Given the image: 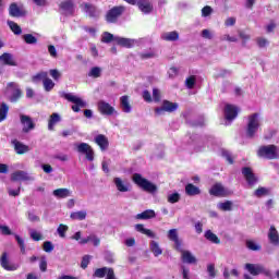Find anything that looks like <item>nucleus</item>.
<instances>
[{
  "instance_id": "obj_1",
  "label": "nucleus",
  "mask_w": 279,
  "mask_h": 279,
  "mask_svg": "<svg viewBox=\"0 0 279 279\" xmlns=\"http://www.w3.org/2000/svg\"><path fill=\"white\" fill-rule=\"evenodd\" d=\"M263 123V119L260 118V113H252L247 117L246 122V136L247 138H254L260 130V125Z\"/></svg>"
},
{
  "instance_id": "obj_2",
  "label": "nucleus",
  "mask_w": 279,
  "mask_h": 279,
  "mask_svg": "<svg viewBox=\"0 0 279 279\" xmlns=\"http://www.w3.org/2000/svg\"><path fill=\"white\" fill-rule=\"evenodd\" d=\"M258 158H264L265 160H278L279 148L276 145H264L257 149Z\"/></svg>"
},
{
  "instance_id": "obj_3",
  "label": "nucleus",
  "mask_w": 279,
  "mask_h": 279,
  "mask_svg": "<svg viewBox=\"0 0 279 279\" xmlns=\"http://www.w3.org/2000/svg\"><path fill=\"white\" fill-rule=\"evenodd\" d=\"M133 182H135L140 189L146 191V193H156L158 191V186H156V184L151 183V181L143 178V175L138 173L133 174Z\"/></svg>"
},
{
  "instance_id": "obj_4",
  "label": "nucleus",
  "mask_w": 279,
  "mask_h": 279,
  "mask_svg": "<svg viewBox=\"0 0 279 279\" xmlns=\"http://www.w3.org/2000/svg\"><path fill=\"white\" fill-rule=\"evenodd\" d=\"M74 147L77 154H82V156H85L86 160H88L89 162H93V160H95V150L93 149V146L88 143H75Z\"/></svg>"
},
{
  "instance_id": "obj_5",
  "label": "nucleus",
  "mask_w": 279,
  "mask_h": 279,
  "mask_svg": "<svg viewBox=\"0 0 279 279\" xmlns=\"http://www.w3.org/2000/svg\"><path fill=\"white\" fill-rule=\"evenodd\" d=\"M63 97L68 101H71V104H74L72 106L73 112H80V110H82V108H86V101H84L82 98H80L78 96H76L72 93L64 94Z\"/></svg>"
},
{
  "instance_id": "obj_6",
  "label": "nucleus",
  "mask_w": 279,
  "mask_h": 279,
  "mask_svg": "<svg viewBox=\"0 0 279 279\" xmlns=\"http://www.w3.org/2000/svg\"><path fill=\"white\" fill-rule=\"evenodd\" d=\"M125 12V7L118 5L111 8L106 14L107 23H117L119 21V16H121Z\"/></svg>"
},
{
  "instance_id": "obj_7",
  "label": "nucleus",
  "mask_w": 279,
  "mask_h": 279,
  "mask_svg": "<svg viewBox=\"0 0 279 279\" xmlns=\"http://www.w3.org/2000/svg\"><path fill=\"white\" fill-rule=\"evenodd\" d=\"M178 108H179L178 102H171L169 100H165L161 107L155 108V114H157V117H162L165 112H175Z\"/></svg>"
},
{
  "instance_id": "obj_8",
  "label": "nucleus",
  "mask_w": 279,
  "mask_h": 279,
  "mask_svg": "<svg viewBox=\"0 0 279 279\" xmlns=\"http://www.w3.org/2000/svg\"><path fill=\"white\" fill-rule=\"evenodd\" d=\"M239 117V107L234 105H226L225 106V119H226V125H230L234 119Z\"/></svg>"
},
{
  "instance_id": "obj_9",
  "label": "nucleus",
  "mask_w": 279,
  "mask_h": 279,
  "mask_svg": "<svg viewBox=\"0 0 279 279\" xmlns=\"http://www.w3.org/2000/svg\"><path fill=\"white\" fill-rule=\"evenodd\" d=\"M7 92L10 94V101H19L21 99V96L23 93L21 92V87H19V84L12 82L9 83L7 86Z\"/></svg>"
},
{
  "instance_id": "obj_10",
  "label": "nucleus",
  "mask_w": 279,
  "mask_h": 279,
  "mask_svg": "<svg viewBox=\"0 0 279 279\" xmlns=\"http://www.w3.org/2000/svg\"><path fill=\"white\" fill-rule=\"evenodd\" d=\"M244 268L251 276H260V274H265L269 276V271L265 269V266L260 264H245Z\"/></svg>"
},
{
  "instance_id": "obj_11",
  "label": "nucleus",
  "mask_w": 279,
  "mask_h": 279,
  "mask_svg": "<svg viewBox=\"0 0 279 279\" xmlns=\"http://www.w3.org/2000/svg\"><path fill=\"white\" fill-rule=\"evenodd\" d=\"M114 43H117V45H120V47L132 49V47H136V45H141V39H131V38L116 36Z\"/></svg>"
},
{
  "instance_id": "obj_12",
  "label": "nucleus",
  "mask_w": 279,
  "mask_h": 279,
  "mask_svg": "<svg viewBox=\"0 0 279 279\" xmlns=\"http://www.w3.org/2000/svg\"><path fill=\"white\" fill-rule=\"evenodd\" d=\"M98 111L100 114H105L106 117H112V114H117V110L106 100L98 101Z\"/></svg>"
},
{
  "instance_id": "obj_13",
  "label": "nucleus",
  "mask_w": 279,
  "mask_h": 279,
  "mask_svg": "<svg viewBox=\"0 0 279 279\" xmlns=\"http://www.w3.org/2000/svg\"><path fill=\"white\" fill-rule=\"evenodd\" d=\"M20 121L23 125L22 132H24V134L32 132V130L36 128V124L34 123V121L29 116L21 114Z\"/></svg>"
},
{
  "instance_id": "obj_14",
  "label": "nucleus",
  "mask_w": 279,
  "mask_h": 279,
  "mask_svg": "<svg viewBox=\"0 0 279 279\" xmlns=\"http://www.w3.org/2000/svg\"><path fill=\"white\" fill-rule=\"evenodd\" d=\"M11 180L13 182H32V180H34V177L29 175L27 172L23 170H19L11 174Z\"/></svg>"
},
{
  "instance_id": "obj_15",
  "label": "nucleus",
  "mask_w": 279,
  "mask_h": 279,
  "mask_svg": "<svg viewBox=\"0 0 279 279\" xmlns=\"http://www.w3.org/2000/svg\"><path fill=\"white\" fill-rule=\"evenodd\" d=\"M210 195H214L215 197H227V195H230V192L223 187L222 184L216 183L210 190Z\"/></svg>"
},
{
  "instance_id": "obj_16",
  "label": "nucleus",
  "mask_w": 279,
  "mask_h": 279,
  "mask_svg": "<svg viewBox=\"0 0 279 279\" xmlns=\"http://www.w3.org/2000/svg\"><path fill=\"white\" fill-rule=\"evenodd\" d=\"M9 14L10 16L19 17L25 14V10H23L22 3L13 2L9 7Z\"/></svg>"
},
{
  "instance_id": "obj_17",
  "label": "nucleus",
  "mask_w": 279,
  "mask_h": 279,
  "mask_svg": "<svg viewBox=\"0 0 279 279\" xmlns=\"http://www.w3.org/2000/svg\"><path fill=\"white\" fill-rule=\"evenodd\" d=\"M0 265L7 271H16L19 269V266L10 263V260L8 259V253L7 252H4L1 255Z\"/></svg>"
},
{
  "instance_id": "obj_18",
  "label": "nucleus",
  "mask_w": 279,
  "mask_h": 279,
  "mask_svg": "<svg viewBox=\"0 0 279 279\" xmlns=\"http://www.w3.org/2000/svg\"><path fill=\"white\" fill-rule=\"evenodd\" d=\"M94 143H96V145H98V147L102 151H106L108 147H110V142L108 141V137H106V135L104 134L96 135L94 138Z\"/></svg>"
},
{
  "instance_id": "obj_19",
  "label": "nucleus",
  "mask_w": 279,
  "mask_h": 279,
  "mask_svg": "<svg viewBox=\"0 0 279 279\" xmlns=\"http://www.w3.org/2000/svg\"><path fill=\"white\" fill-rule=\"evenodd\" d=\"M137 8L143 14H151L154 12V4L149 0H138Z\"/></svg>"
},
{
  "instance_id": "obj_20",
  "label": "nucleus",
  "mask_w": 279,
  "mask_h": 279,
  "mask_svg": "<svg viewBox=\"0 0 279 279\" xmlns=\"http://www.w3.org/2000/svg\"><path fill=\"white\" fill-rule=\"evenodd\" d=\"M168 239L174 243L175 248L180 250L182 247V242L180 241V236L178 235V229H170L168 231Z\"/></svg>"
},
{
  "instance_id": "obj_21",
  "label": "nucleus",
  "mask_w": 279,
  "mask_h": 279,
  "mask_svg": "<svg viewBox=\"0 0 279 279\" xmlns=\"http://www.w3.org/2000/svg\"><path fill=\"white\" fill-rule=\"evenodd\" d=\"M11 144L13 145L15 153L19 155L27 154V151H29V146L17 140H12Z\"/></svg>"
},
{
  "instance_id": "obj_22",
  "label": "nucleus",
  "mask_w": 279,
  "mask_h": 279,
  "mask_svg": "<svg viewBox=\"0 0 279 279\" xmlns=\"http://www.w3.org/2000/svg\"><path fill=\"white\" fill-rule=\"evenodd\" d=\"M242 174L244 175L247 184H256L257 182V179H256V175L254 174V172L252 171V168H248V167H244L242 169Z\"/></svg>"
},
{
  "instance_id": "obj_23",
  "label": "nucleus",
  "mask_w": 279,
  "mask_h": 279,
  "mask_svg": "<svg viewBox=\"0 0 279 279\" xmlns=\"http://www.w3.org/2000/svg\"><path fill=\"white\" fill-rule=\"evenodd\" d=\"M52 195L57 197V199H66V197H71V195H73V192L66 187H62L54 190Z\"/></svg>"
},
{
  "instance_id": "obj_24",
  "label": "nucleus",
  "mask_w": 279,
  "mask_h": 279,
  "mask_svg": "<svg viewBox=\"0 0 279 279\" xmlns=\"http://www.w3.org/2000/svg\"><path fill=\"white\" fill-rule=\"evenodd\" d=\"M179 252H181V258L184 263H187L189 265H194L195 263H197V258H195L193 253H191L190 251H183L181 246Z\"/></svg>"
},
{
  "instance_id": "obj_25",
  "label": "nucleus",
  "mask_w": 279,
  "mask_h": 279,
  "mask_svg": "<svg viewBox=\"0 0 279 279\" xmlns=\"http://www.w3.org/2000/svg\"><path fill=\"white\" fill-rule=\"evenodd\" d=\"M113 184L120 193H128L130 191V183L123 181L121 178H114Z\"/></svg>"
},
{
  "instance_id": "obj_26",
  "label": "nucleus",
  "mask_w": 279,
  "mask_h": 279,
  "mask_svg": "<svg viewBox=\"0 0 279 279\" xmlns=\"http://www.w3.org/2000/svg\"><path fill=\"white\" fill-rule=\"evenodd\" d=\"M60 121H62V117H60V113L58 112L52 113L48 120L49 132H53V130H56V125H58Z\"/></svg>"
},
{
  "instance_id": "obj_27",
  "label": "nucleus",
  "mask_w": 279,
  "mask_h": 279,
  "mask_svg": "<svg viewBox=\"0 0 279 279\" xmlns=\"http://www.w3.org/2000/svg\"><path fill=\"white\" fill-rule=\"evenodd\" d=\"M61 10L63 14L69 16L70 14H73V12H75V4H73V1L66 0L61 3Z\"/></svg>"
},
{
  "instance_id": "obj_28",
  "label": "nucleus",
  "mask_w": 279,
  "mask_h": 279,
  "mask_svg": "<svg viewBox=\"0 0 279 279\" xmlns=\"http://www.w3.org/2000/svg\"><path fill=\"white\" fill-rule=\"evenodd\" d=\"M0 62H2V64H7L8 66H16V60L14 59V56L8 52H4L2 56H0Z\"/></svg>"
},
{
  "instance_id": "obj_29",
  "label": "nucleus",
  "mask_w": 279,
  "mask_h": 279,
  "mask_svg": "<svg viewBox=\"0 0 279 279\" xmlns=\"http://www.w3.org/2000/svg\"><path fill=\"white\" fill-rule=\"evenodd\" d=\"M268 239L272 245L279 247V234L278 230H276V227H270L268 232Z\"/></svg>"
},
{
  "instance_id": "obj_30",
  "label": "nucleus",
  "mask_w": 279,
  "mask_h": 279,
  "mask_svg": "<svg viewBox=\"0 0 279 279\" xmlns=\"http://www.w3.org/2000/svg\"><path fill=\"white\" fill-rule=\"evenodd\" d=\"M120 107L122 111H124L126 114H130V112H132V105H130L129 96H122L120 98Z\"/></svg>"
},
{
  "instance_id": "obj_31",
  "label": "nucleus",
  "mask_w": 279,
  "mask_h": 279,
  "mask_svg": "<svg viewBox=\"0 0 279 279\" xmlns=\"http://www.w3.org/2000/svg\"><path fill=\"white\" fill-rule=\"evenodd\" d=\"M82 8H83V11L87 13L92 19L99 16V10H97L96 7H93L92 4L86 3V4H83Z\"/></svg>"
},
{
  "instance_id": "obj_32",
  "label": "nucleus",
  "mask_w": 279,
  "mask_h": 279,
  "mask_svg": "<svg viewBox=\"0 0 279 279\" xmlns=\"http://www.w3.org/2000/svg\"><path fill=\"white\" fill-rule=\"evenodd\" d=\"M155 217H156V211L154 209H146L143 213L137 214L135 216V218L140 220L154 219Z\"/></svg>"
},
{
  "instance_id": "obj_33",
  "label": "nucleus",
  "mask_w": 279,
  "mask_h": 279,
  "mask_svg": "<svg viewBox=\"0 0 279 279\" xmlns=\"http://www.w3.org/2000/svg\"><path fill=\"white\" fill-rule=\"evenodd\" d=\"M135 230L141 232V234H145L149 239H156V233L149 229H146L144 225H135Z\"/></svg>"
},
{
  "instance_id": "obj_34",
  "label": "nucleus",
  "mask_w": 279,
  "mask_h": 279,
  "mask_svg": "<svg viewBox=\"0 0 279 279\" xmlns=\"http://www.w3.org/2000/svg\"><path fill=\"white\" fill-rule=\"evenodd\" d=\"M162 40H168L169 43H174L175 40H178L180 38V34H178V32L173 31V32H168V33H163L161 35Z\"/></svg>"
},
{
  "instance_id": "obj_35",
  "label": "nucleus",
  "mask_w": 279,
  "mask_h": 279,
  "mask_svg": "<svg viewBox=\"0 0 279 279\" xmlns=\"http://www.w3.org/2000/svg\"><path fill=\"white\" fill-rule=\"evenodd\" d=\"M204 236L207 241H210V243H214L215 245H219V243H221V240H219V236H217V234H215L210 230L205 231Z\"/></svg>"
},
{
  "instance_id": "obj_36",
  "label": "nucleus",
  "mask_w": 279,
  "mask_h": 279,
  "mask_svg": "<svg viewBox=\"0 0 279 279\" xmlns=\"http://www.w3.org/2000/svg\"><path fill=\"white\" fill-rule=\"evenodd\" d=\"M185 193H186V195H190L191 197H193L195 195H199V193H202V191L199 190V187L193 185L192 183H189L185 186Z\"/></svg>"
},
{
  "instance_id": "obj_37",
  "label": "nucleus",
  "mask_w": 279,
  "mask_h": 279,
  "mask_svg": "<svg viewBox=\"0 0 279 279\" xmlns=\"http://www.w3.org/2000/svg\"><path fill=\"white\" fill-rule=\"evenodd\" d=\"M86 215V210L74 211L70 215V218L73 219V221H84Z\"/></svg>"
},
{
  "instance_id": "obj_38",
  "label": "nucleus",
  "mask_w": 279,
  "mask_h": 279,
  "mask_svg": "<svg viewBox=\"0 0 279 279\" xmlns=\"http://www.w3.org/2000/svg\"><path fill=\"white\" fill-rule=\"evenodd\" d=\"M150 252H153L154 256H160L162 254V248L160 244L156 241H150Z\"/></svg>"
},
{
  "instance_id": "obj_39",
  "label": "nucleus",
  "mask_w": 279,
  "mask_h": 279,
  "mask_svg": "<svg viewBox=\"0 0 279 279\" xmlns=\"http://www.w3.org/2000/svg\"><path fill=\"white\" fill-rule=\"evenodd\" d=\"M10 110V107L5 102H2L0 105V123L5 121L8 119V112Z\"/></svg>"
},
{
  "instance_id": "obj_40",
  "label": "nucleus",
  "mask_w": 279,
  "mask_h": 279,
  "mask_svg": "<svg viewBox=\"0 0 279 279\" xmlns=\"http://www.w3.org/2000/svg\"><path fill=\"white\" fill-rule=\"evenodd\" d=\"M8 25L15 36H21V34H23V29H21V26H19L16 22L8 21Z\"/></svg>"
},
{
  "instance_id": "obj_41",
  "label": "nucleus",
  "mask_w": 279,
  "mask_h": 279,
  "mask_svg": "<svg viewBox=\"0 0 279 279\" xmlns=\"http://www.w3.org/2000/svg\"><path fill=\"white\" fill-rule=\"evenodd\" d=\"M22 38L26 45H36L38 43V38L32 34H24Z\"/></svg>"
},
{
  "instance_id": "obj_42",
  "label": "nucleus",
  "mask_w": 279,
  "mask_h": 279,
  "mask_svg": "<svg viewBox=\"0 0 279 279\" xmlns=\"http://www.w3.org/2000/svg\"><path fill=\"white\" fill-rule=\"evenodd\" d=\"M218 210L230 211L232 210V201H226L225 203L217 204Z\"/></svg>"
},
{
  "instance_id": "obj_43",
  "label": "nucleus",
  "mask_w": 279,
  "mask_h": 279,
  "mask_svg": "<svg viewBox=\"0 0 279 279\" xmlns=\"http://www.w3.org/2000/svg\"><path fill=\"white\" fill-rule=\"evenodd\" d=\"M101 73H102L101 68H99V66H94V68H92V69L89 70L88 76H89V77L97 78V77H101Z\"/></svg>"
},
{
  "instance_id": "obj_44",
  "label": "nucleus",
  "mask_w": 279,
  "mask_h": 279,
  "mask_svg": "<svg viewBox=\"0 0 279 279\" xmlns=\"http://www.w3.org/2000/svg\"><path fill=\"white\" fill-rule=\"evenodd\" d=\"M112 268L104 267V268H98L95 270V276L96 278H104L105 276H108V271H110Z\"/></svg>"
},
{
  "instance_id": "obj_45",
  "label": "nucleus",
  "mask_w": 279,
  "mask_h": 279,
  "mask_svg": "<svg viewBox=\"0 0 279 279\" xmlns=\"http://www.w3.org/2000/svg\"><path fill=\"white\" fill-rule=\"evenodd\" d=\"M14 236H15V240L17 242L21 253L26 254L25 240H23V238H21L19 234H15Z\"/></svg>"
},
{
  "instance_id": "obj_46",
  "label": "nucleus",
  "mask_w": 279,
  "mask_h": 279,
  "mask_svg": "<svg viewBox=\"0 0 279 279\" xmlns=\"http://www.w3.org/2000/svg\"><path fill=\"white\" fill-rule=\"evenodd\" d=\"M255 197H265L269 195V189L267 187H259L254 192Z\"/></svg>"
},
{
  "instance_id": "obj_47",
  "label": "nucleus",
  "mask_w": 279,
  "mask_h": 279,
  "mask_svg": "<svg viewBox=\"0 0 279 279\" xmlns=\"http://www.w3.org/2000/svg\"><path fill=\"white\" fill-rule=\"evenodd\" d=\"M44 84V88L47 93L53 90V87L56 86V83H53V81L51 78L45 80L43 82Z\"/></svg>"
},
{
  "instance_id": "obj_48",
  "label": "nucleus",
  "mask_w": 279,
  "mask_h": 279,
  "mask_svg": "<svg viewBox=\"0 0 279 279\" xmlns=\"http://www.w3.org/2000/svg\"><path fill=\"white\" fill-rule=\"evenodd\" d=\"M69 231V226L66 225H59L57 232L61 239H64L66 236V232Z\"/></svg>"
},
{
  "instance_id": "obj_49",
  "label": "nucleus",
  "mask_w": 279,
  "mask_h": 279,
  "mask_svg": "<svg viewBox=\"0 0 279 279\" xmlns=\"http://www.w3.org/2000/svg\"><path fill=\"white\" fill-rule=\"evenodd\" d=\"M168 202L169 204H178V202H180V193L174 192V193L168 194Z\"/></svg>"
},
{
  "instance_id": "obj_50",
  "label": "nucleus",
  "mask_w": 279,
  "mask_h": 279,
  "mask_svg": "<svg viewBox=\"0 0 279 279\" xmlns=\"http://www.w3.org/2000/svg\"><path fill=\"white\" fill-rule=\"evenodd\" d=\"M114 38H117V36L108 32H105L101 36V41L108 44V43H112V40L114 41Z\"/></svg>"
},
{
  "instance_id": "obj_51",
  "label": "nucleus",
  "mask_w": 279,
  "mask_h": 279,
  "mask_svg": "<svg viewBox=\"0 0 279 279\" xmlns=\"http://www.w3.org/2000/svg\"><path fill=\"white\" fill-rule=\"evenodd\" d=\"M246 247H247L248 250H252V252H259V250H260L259 244L256 243V242H254V241H252V240H248V241L246 242Z\"/></svg>"
},
{
  "instance_id": "obj_52",
  "label": "nucleus",
  "mask_w": 279,
  "mask_h": 279,
  "mask_svg": "<svg viewBox=\"0 0 279 279\" xmlns=\"http://www.w3.org/2000/svg\"><path fill=\"white\" fill-rule=\"evenodd\" d=\"M48 73L47 72H40L38 74H36L35 76H33V82H40V80L43 81V83L45 82V80H48Z\"/></svg>"
},
{
  "instance_id": "obj_53",
  "label": "nucleus",
  "mask_w": 279,
  "mask_h": 279,
  "mask_svg": "<svg viewBox=\"0 0 279 279\" xmlns=\"http://www.w3.org/2000/svg\"><path fill=\"white\" fill-rule=\"evenodd\" d=\"M222 43H236L239 39L235 36H230V34H225L220 37Z\"/></svg>"
},
{
  "instance_id": "obj_54",
  "label": "nucleus",
  "mask_w": 279,
  "mask_h": 279,
  "mask_svg": "<svg viewBox=\"0 0 279 279\" xmlns=\"http://www.w3.org/2000/svg\"><path fill=\"white\" fill-rule=\"evenodd\" d=\"M31 234V239H33V241H43V234L36 230H31L29 231Z\"/></svg>"
},
{
  "instance_id": "obj_55",
  "label": "nucleus",
  "mask_w": 279,
  "mask_h": 279,
  "mask_svg": "<svg viewBox=\"0 0 279 279\" xmlns=\"http://www.w3.org/2000/svg\"><path fill=\"white\" fill-rule=\"evenodd\" d=\"M202 38H205L206 40H213L214 34L210 32V29H203L201 33Z\"/></svg>"
},
{
  "instance_id": "obj_56",
  "label": "nucleus",
  "mask_w": 279,
  "mask_h": 279,
  "mask_svg": "<svg viewBox=\"0 0 279 279\" xmlns=\"http://www.w3.org/2000/svg\"><path fill=\"white\" fill-rule=\"evenodd\" d=\"M0 232L4 236H10V234H12V230H10V227H8L5 225H0Z\"/></svg>"
},
{
  "instance_id": "obj_57",
  "label": "nucleus",
  "mask_w": 279,
  "mask_h": 279,
  "mask_svg": "<svg viewBox=\"0 0 279 279\" xmlns=\"http://www.w3.org/2000/svg\"><path fill=\"white\" fill-rule=\"evenodd\" d=\"M39 269L40 271H47V257L41 256L39 262Z\"/></svg>"
},
{
  "instance_id": "obj_58",
  "label": "nucleus",
  "mask_w": 279,
  "mask_h": 279,
  "mask_svg": "<svg viewBox=\"0 0 279 279\" xmlns=\"http://www.w3.org/2000/svg\"><path fill=\"white\" fill-rule=\"evenodd\" d=\"M44 252H47L48 254H50V252H53V243L46 241L44 242Z\"/></svg>"
},
{
  "instance_id": "obj_59",
  "label": "nucleus",
  "mask_w": 279,
  "mask_h": 279,
  "mask_svg": "<svg viewBox=\"0 0 279 279\" xmlns=\"http://www.w3.org/2000/svg\"><path fill=\"white\" fill-rule=\"evenodd\" d=\"M160 89L158 88H154L153 89V101H155L156 104H158V101H160Z\"/></svg>"
},
{
  "instance_id": "obj_60",
  "label": "nucleus",
  "mask_w": 279,
  "mask_h": 279,
  "mask_svg": "<svg viewBox=\"0 0 279 279\" xmlns=\"http://www.w3.org/2000/svg\"><path fill=\"white\" fill-rule=\"evenodd\" d=\"M89 243H93V245H95V247H97L100 243L101 240H99V238L95 234L89 235Z\"/></svg>"
},
{
  "instance_id": "obj_61",
  "label": "nucleus",
  "mask_w": 279,
  "mask_h": 279,
  "mask_svg": "<svg viewBox=\"0 0 279 279\" xmlns=\"http://www.w3.org/2000/svg\"><path fill=\"white\" fill-rule=\"evenodd\" d=\"M207 271H208L210 278H215L217 276V272L215 270V264H209L207 266Z\"/></svg>"
},
{
  "instance_id": "obj_62",
  "label": "nucleus",
  "mask_w": 279,
  "mask_h": 279,
  "mask_svg": "<svg viewBox=\"0 0 279 279\" xmlns=\"http://www.w3.org/2000/svg\"><path fill=\"white\" fill-rule=\"evenodd\" d=\"M257 45H258V47H260V49H263V48L267 47V45H269V41L264 37H259V38H257Z\"/></svg>"
},
{
  "instance_id": "obj_63",
  "label": "nucleus",
  "mask_w": 279,
  "mask_h": 279,
  "mask_svg": "<svg viewBox=\"0 0 279 279\" xmlns=\"http://www.w3.org/2000/svg\"><path fill=\"white\" fill-rule=\"evenodd\" d=\"M178 73H179V70L175 66L170 68L168 71V75L171 80H173V77H177Z\"/></svg>"
},
{
  "instance_id": "obj_64",
  "label": "nucleus",
  "mask_w": 279,
  "mask_h": 279,
  "mask_svg": "<svg viewBox=\"0 0 279 279\" xmlns=\"http://www.w3.org/2000/svg\"><path fill=\"white\" fill-rule=\"evenodd\" d=\"M185 84L189 88H193V86H195V76L186 78Z\"/></svg>"
}]
</instances>
